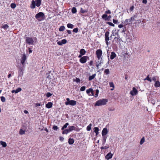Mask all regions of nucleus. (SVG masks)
<instances>
[{
  "mask_svg": "<svg viewBox=\"0 0 160 160\" xmlns=\"http://www.w3.org/2000/svg\"><path fill=\"white\" fill-rule=\"evenodd\" d=\"M109 85L110 87H112V88L110 89L112 91L114 90V85L113 83L112 82H109Z\"/></svg>",
  "mask_w": 160,
  "mask_h": 160,
  "instance_id": "412c9836",
  "label": "nucleus"
},
{
  "mask_svg": "<svg viewBox=\"0 0 160 160\" xmlns=\"http://www.w3.org/2000/svg\"><path fill=\"white\" fill-rule=\"evenodd\" d=\"M103 137L102 138V143L103 144H104L106 142L107 137L105 136H103Z\"/></svg>",
  "mask_w": 160,
  "mask_h": 160,
  "instance_id": "7c9ffc66",
  "label": "nucleus"
},
{
  "mask_svg": "<svg viewBox=\"0 0 160 160\" xmlns=\"http://www.w3.org/2000/svg\"><path fill=\"white\" fill-rule=\"evenodd\" d=\"M77 102L73 100H71L69 102H65V104L66 105H70L71 106H74L76 104Z\"/></svg>",
  "mask_w": 160,
  "mask_h": 160,
  "instance_id": "0eeeda50",
  "label": "nucleus"
},
{
  "mask_svg": "<svg viewBox=\"0 0 160 160\" xmlns=\"http://www.w3.org/2000/svg\"><path fill=\"white\" fill-rule=\"evenodd\" d=\"M107 15L106 14H104L102 16V18L103 19H105V20H107L108 19L107 18Z\"/></svg>",
  "mask_w": 160,
  "mask_h": 160,
  "instance_id": "58836bf2",
  "label": "nucleus"
},
{
  "mask_svg": "<svg viewBox=\"0 0 160 160\" xmlns=\"http://www.w3.org/2000/svg\"><path fill=\"white\" fill-rule=\"evenodd\" d=\"M107 23L110 26H111L112 27H114L115 25L114 24H113L112 22H108Z\"/></svg>",
  "mask_w": 160,
  "mask_h": 160,
  "instance_id": "603ef678",
  "label": "nucleus"
},
{
  "mask_svg": "<svg viewBox=\"0 0 160 160\" xmlns=\"http://www.w3.org/2000/svg\"><path fill=\"white\" fill-rule=\"evenodd\" d=\"M135 16H134L133 17H131L130 18V19L131 20V21L132 22V21H133L134 20V19H135L134 17Z\"/></svg>",
  "mask_w": 160,
  "mask_h": 160,
  "instance_id": "13d9d810",
  "label": "nucleus"
},
{
  "mask_svg": "<svg viewBox=\"0 0 160 160\" xmlns=\"http://www.w3.org/2000/svg\"><path fill=\"white\" fill-rule=\"evenodd\" d=\"M126 30V29H125V28H122V31H121V32L122 33H125V31Z\"/></svg>",
  "mask_w": 160,
  "mask_h": 160,
  "instance_id": "bf43d9fd",
  "label": "nucleus"
},
{
  "mask_svg": "<svg viewBox=\"0 0 160 160\" xmlns=\"http://www.w3.org/2000/svg\"><path fill=\"white\" fill-rule=\"evenodd\" d=\"M65 29V28L64 26H61L59 28V31H63Z\"/></svg>",
  "mask_w": 160,
  "mask_h": 160,
  "instance_id": "e433bc0d",
  "label": "nucleus"
},
{
  "mask_svg": "<svg viewBox=\"0 0 160 160\" xmlns=\"http://www.w3.org/2000/svg\"><path fill=\"white\" fill-rule=\"evenodd\" d=\"M102 63V60H101L100 61H98V62H96L97 64L96 66L98 68L99 66Z\"/></svg>",
  "mask_w": 160,
  "mask_h": 160,
  "instance_id": "5701e85b",
  "label": "nucleus"
},
{
  "mask_svg": "<svg viewBox=\"0 0 160 160\" xmlns=\"http://www.w3.org/2000/svg\"><path fill=\"white\" fill-rule=\"evenodd\" d=\"M94 132L96 133V135H97L98 134L99 129L97 127L94 128Z\"/></svg>",
  "mask_w": 160,
  "mask_h": 160,
  "instance_id": "cd10ccee",
  "label": "nucleus"
},
{
  "mask_svg": "<svg viewBox=\"0 0 160 160\" xmlns=\"http://www.w3.org/2000/svg\"><path fill=\"white\" fill-rule=\"evenodd\" d=\"M68 129H67L69 132L72 131V130H75L76 128L73 126H70L68 127Z\"/></svg>",
  "mask_w": 160,
  "mask_h": 160,
  "instance_id": "a211bd4d",
  "label": "nucleus"
},
{
  "mask_svg": "<svg viewBox=\"0 0 160 160\" xmlns=\"http://www.w3.org/2000/svg\"><path fill=\"white\" fill-rule=\"evenodd\" d=\"M72 12L73 13H76L77 12L76 8L75 7H73L72 9Z\"/></svg>",
  "mask_w": 160,
  "mask_h": 160,
  "instance_id": "c9c22d12",
  "label": "nucleus"
},
{
  "mask_svg": "<svg viewBox=\"0 0 160 160\" xmlns=\"http://www.w3.org/2000/svg\"><path fill=\"white\" fill-rule=\"evenodd\" d=\"M25 134V131L21 129L19 131V134L20 135L24 134Z\"/></svg>",
  "mask_w": 160,
  "mask_h": 160,
  "instance_id": "2f4dec72",
  "label": "nucleus"
},
{
  "mask_svg": "<svg viewBox=\"0 0 160 160\" xmlns=\"http://www.w3.org/2000/svg\"><path fill=\"white\" fill-rule=\"evenodd\" d=\"M80 54L83 55L85 54L86 51L84 49H82L80 51Z\"/></svg>",
  "mask_w": 160,
  "mask_h": 160,
  "instance_id": "4be33fe9",
  "label": "nucleus"
},
{
  "mask_svg": "<svg viewBox=\"0 0 160 160\" xmlns=\"http://www.w3.org/2000/svg\"><path fill=\"white\" fill-rule=\"evenodd\" d=\"M67 26L68 28H72L74 27V25L71 23H68L67 25Z\"/></svg>",
  "mask_w": 160,
  "mask_h": 160,
  "instance_id": "c756f323",
  "label": "nucleus"
},
{
  "mask_svg": "<svg viewBox=\"0 0 160 160\" xmlns=\"http://www.w3.org/2000/svg\"><path fill=\"white\" fill-rule=\"evenodd\" d=\"M52 106V103L51 102H48L47 104L46 105V107L48 108H51Z\"/></svg>",
  "mask_w": 160,
  "mask_h": 160,
  "instance_id": "f3484780",
  "label": "nucleus"
},
{
  "mask_svg": "<svg viewBox=\"0 0 160 160\" xmlns=\"http://www.w3.org/2000/svg\"><path fill=\"white\" fill-rule=\"evenodd\" d=\"M113 155V154H112L111 152H109L106 156L105 158L107 160H108L112 158Z\"/></svg>",
  "mask_w": 160,
  "mask_h": 160,
  "instance_id": "f8f14e48",
  "label": "nucleus"
},
{
  "mask_svg": "<svg viewBox=\"0 0 160 160\" xmlns=\"http://www.w3.org/2000/svg\"><path fill=\"white\" fill-rule=\"evenodd\" d=\"M124 23L126 25L131 24L132 23V22L131 21L130 18L128 19H126L125 21H124Z\"/></svg>",
  "mask_w": 160,
  "mask_h": 160,
  "instance_id": "2eb2a0df",
  "label": "nucleus"
},
{
  "mask_svg": "<svg viewBox=\"0 0 160 160\" xmlns=\"http://www.w3.org/2000/svg\"><path fill=\"white\" fill-rule=\"evenodd\" d=\"M102 52L101 49H98L96 52V54L97 56V57L99 60H102Z\"/></svg>",
  "mask_w": 160,
  "mask_h": 160,
  "instance_id": "39448f33",
  "label": "nucleus"
},
{
  "mask_svg": "<svg viewBox=\"0 0 160 160\" xmlns=\"http://www.w3.org/2000/svg\"><path fill=\"white\" fill-rule=\"evenodd\" d=\"M76 81L77 82H79L80 81V79L79 78H76Z\"/></svg>",
  "mask_w": 160,
  "mask_h": 160,
  "instance_id": "680f3d73",
  "label": "nucleus"
},
{
  "mask_svg": "<svg viewBox=\"0 0 160 160\" xmlns=\"http://www.w3.org/2000/svg\"><path fill=\"white\" fill-rule=\"evenodd\" d=\"M118 27L120 28H123V25L122 24H120L118 26Z\"/></svg>",
  "mask_w": 160,
  "mask_h": 160,
  "instance_id": "338daca9",
  "label": "nucleus"
},
{
  "mask_svg": "<svg viewBox=\"0 0 160 160\" xmlns=\"http://www.w3.org/2000/svg\"><path fill=\"white\" fill-rule=\"evenodd\" d=\"M92 126L91 123H90L87 127V131H90L91 129V127Z\"/></svg>",
  "mask_w": 160,
  "mask_h": 160,
  "instance_id": "f704fd0d",
  "label": "nucleus"
},
{
  "mask_svg": "<svg viewBox=\"0 0 160 160\" xmlns=\"http://www.w3.org/2000/svg\"><path fill=\"white\" fill-rule=\"evenodd\" d=\"M0 144L2 145L3 147H5L7 146V144L6 143L4 142H3L2 141H1L0 142Z\"/></svg>",
  "mask_w": 160,
  "mask_h": 160,
  "instance_id": "c85d7f7f",
  "label": "nucleus"
},
{
  "mask_svg": "<svg viewBox=\"0 0 160 160\" xmlns=\"http://www.w3.org/2000/svg\"><path fill=\"white\" fill-rule=\"evenodd\" d=\"M120 38L119 37H115L114 38V39L115 41L117 42H119L120 41Z\"/></svg>",
  "mask_w": 160,
  "mask_h": 160,
  "instance_id": "ea45409f",
  "label": "nucleus"
},
{
  "mask_svg": "<svg viewBox=\"0 0 160 160\" xmlns=\"http://www.w3.org/2000/svg\"><path fill=\"white\" fill-rule=\"evenodd\" d=\"M158 77H156V76H155V77H153L152 78V80L155 82H157L158 81Z\"/></svg>",
  "mask_w": 160,
  "mask_h": 160,
  "instance_id": "c03bdc74",
  "label": "nucleus"
},
{
  "mask_svg": "<svg viewBox=\"0 0 160 160\" xmlns=\"http://www.w3.org/2000/svg\"><path fill=\"white\" fill-rule=\"evenodd\" d=\"M104 73L105 74L108 75L110 73V71L109 69H107L104 70Z\"/></svg>",
  "mask_w": 160,
  "mask_h": 160,
  "instance_id": "bb28decb",
  "label": "nucleus"
},
{
  "mask_svg": "<svg viewBox=\"0 0 160 160\" xmlns=\"http://www.w3.org/2000/svg\"><path fill=\"white\" fill-rule=\"evenodd\" d=\"M35 17L38 20L41 21L44 19V14L43 12H40L37 14Z\"/></svg>",
  "mask_w": 160,
  "mask_h": 160,
  "instance_id": "20e7f679",
  "label": "nucleus"
},
{
  "mask_svg": "<svg viewBox=\"0 0 160 160\" xmlns=\"http://www.w3.org/2000/svg\"><path fill=\"white\" fill-rule=\"evenodd\" d=\"M96 74H94L92 76H90L88 78L89 80L91 81L92 79H93L95 78V77L96 76Z\"/></svg>",
  "mask_w": 160,
  "mask_h": 160,
  "instance_id": "b1692460",
  "label": "nucleus"
},
{
  "mask_svg": "<svg viewBox=\"0 0 160 160\" xmlns=\"http://www.w3.org/2000/svg\"><path fill=\"white\" fill-rule=\"evenodd\" d=\"M1 101L2 102H4L5 101L6 99L3 96H2L1 97Z\"/></svg>",
  "mask_w": 160,
  "mask_h": 160,
  "instance_id": "de8ad7c7",
  "label": "nucleus"
},
{
  "mask_svg": "<svg viewBox=\"0 0 160 160\" xmlns=\"http://www.w3.org/2000/svg\"><path fill=\"white\" fill-rule=\"evenodd\" d=\"M68 142L70 144H72L74 142V140L72 138H69L68 140Z\"/></svg>",
  "mask_w": 160,
  "mask_h": 160,
  "instance_id": "393cba45",
  "label": "nucleus"
},
{
  "mask_svg": "<svg viewBox=\"0 0 160 160\" xmlns=\"http://www.w3.org/2000/svg\"><path fill=\"white\" fill-rule=\"evenodd\" d=\"M145 142V138L144 137H143L141 139L140 142V144L141 145H142Z\"/></svg>",
  "mask_w": 160,
  "mask_h": 160,
  "instance_id": "4c0bfd02",
  "label": "nucleus"
},
{
  "mask_svg": "<svg viewBox=\"0 0 160 160\" xmlns=\"http://www.w3.org/2000/svg\"><path fill=\"white\" fill-rule=\"evenodd\" d=\"M81 12L82 13L86 12H87V11L86 10H84L82 8H81L80 10Z\"/></svg>",
  "mask_w": 160,
  "mask_h": 160,
  "instance_id": "a19ab883",
  "label": "nucleus"
},
{
  "mask_svg": "<svg viewBox=\"0 0 160 160\" xmlns=\"http://www.w3.org/2000/svg\"><path fill=\"white\" fill-rule=\"evenodd\" d=\"M154 86L156 87H159L160 86V82L158 81L155 82L154 84Z\"/></svg>",
  "mask_w": 160,
  "mask_h": 160,
  "instance_id": "a878e982",
  "label": "nucleus"
},
{
  "mask_svg": "<svg viewBox=\"0 0 160 160\" xmlns=\"http://www.w3.org/2000/svg\"><path fill=\"white\" fill-rule=\"evenodd\" d=\"M112 21H113V22L115 24H117L118 23V20H116L113 19Z\"/></svg>",
  "mask_w": 160,
  "mask_h": 160,
  "instance_id": "052dcab7",
  "label": "nucleus"
},
{
  "mask_svg": "<svg viewBox=\"0 0 160 160\" xmlns=\"http://www.w3.org/2000/svg\"><path fill=\"white\" fill-rule=\"evenodd\" d=\"M59 139L61 141H63L64 138L62 137H60L59 138Z\"/></svg>",
  "mask_w": 160,
  "mask_h": 160,
  "instance_id": "e2e57ef3",
  "label": "nucleus"
},
{
  "mask_svg": "<svg viewBox=\"0 0 160 160\" xmlns=\"http://www.w3.org/2000/svg\"><path fill=\"white\" fill-rule=\"evenodd\" d=\"M115 110V108L113 107L110 108H108V110L110 111H114Z\"/></svg>",
  "mask_w": 160,
  "mask_h": 160,
  "instance_id": "3c124183",
  "label": "nucleus"
},
{
  "mask_svg": "<svg viewBox=\"0 0 160 160\" xmlns=\"http://www.w3.org/2000/svg\"><path fill=\"white\" fill-rule=\"evenodd\" d=\"M67 31L68 34H71L72 32L70 30H67Z\"/></svg>",
  "mask_w": 160,
  "mask_h": 160,
  "instance_id": "774afa93",
  "label": "nucleus"
},
{
  "mask_svg": "<svg viewBox=\"0 0 160 160\" xmlns=\"http://www.w3.org/2000/svg\"><path fill=\"white\" fill-rule=\"evenodd\" d=\"M67 42V40L66 39H63L61 41V43L62 44H65Z\"/></svg>",
  "mask_w": 160,
  "mask_h": 160,
  "instance_id": "864d4df0",
  "label": "nucleus"
},
{
  "mask_svg": "<svg viewBox=\"0 0 160 160\" xmlns=\"http://www.w3.org/2000/svg\"><path fill=\"white\" fill-rule=\"evenodd\" d=\"M88 58V57L87 56L82 57L79 60L80 62L81 63H84L86 62Z\"/></svg>",
  "mask_w": 160,
  "mask_h": 160,
  "instance_id": "1a4fd4ad",
  "label": "nucleus"
},
{
  "mask_svg": "<svg viewBox=\"0 0 160 160\" xmlns=\"http://www.w3.org/2000/svg\"><path fill=\"white\" fill-rule=\"evenodd\" d=\"M42 0H36L35 1H34L33 0L30 5V8L32 9H34L35 8L36 6L37 7H39L41 4Z\"/></svg>",
  "mask_w": 160,
  "mask_h": 160,
  "instance_id": "f257e3e1",
  "label": "nucleus"
},
{
  "mask_svg": "<svg viewBox=\"0 0 160 160\" xmlns=\"http://www.w3.org/2000/svg\"><path fill=\"white\" fill-rule=\"evenodd\" d=\"M69 132L67 129L63 130L62 132L63 134H67Z\"/></svg>",
  "mask_w": 160,
  "mask_h": 160,
  "instance_id": "79ce46f5",
  "label": "nucleus"
},
{
  "mask_svg": "<svg viewBox=\"0 0 160 160\" xmlns=\"http://www.w3.org/2000/svg\"><path fill=\"white\" fill-rule=\"evenodd\" d=\"M108 100L106 99H102L97 101L95 105V106H100L105 105Z\"/></svg>",
  "mask_w": 160,
  "mask_h": 160,
  "instance_id": "f03ea898",
  "label": "nucleus"
},
{
  "mask_svg": "<svg viewBox=\"0 0 160 160\" xmlns=\"http://www.w3.org/2000/svg\"><path fill=\"white\" fill-rule=\"evenodd\" d=\"M105 13L106 14H110L111 13V12H110V11L109 10H108L107 11H106L105 12Z\"/></svg>",
  "mask_w": 160,
  "mask_h": 160,
  "instance_id": "69168bd1",
  "label": "nucleus"
},
{
  "mask_svg": "<svg viewBox=\"0 0 160 160\" xmlns=\"http://www.w3.org/2000/svg\"><path fill=\"white\" fill-rule=\"evenodd\" d=\"M138 93V90L135 88L133 87L132 88V90L130 92V94H131L132 96H135L137 95Z\"/></svg>",
  "mask_w": 160,
  "mask_h": 160,
  "instance_id": "6e6552de",
  "label": "nucleus"
},
{
  "mask_svg": "<svg viewBox=\"0 0 160 160\" xmlns=\"http://www.w3.org/2000/svg\"><path fill=\"white\" fill-rule=\"evenodd\" d=\"M78 28H74L73 29V31L74 32L77 33L78 32Z\"/></svg>",
  "mask_w": 160,
  "mask_h": 160,
  "instance_id": "5fc2aeb1",
  "label": "nucleus"
},
{
  "mask_svg": "<svg viewBox=\"0 0 160 160\" xmlns=\"http://www.w3.org/2000/svg\"><path fill=\"white\" fill-rule=\"evenodd\" d=\"M52 95V94L50 92H48L46 94V96L47 97H50Z\"/></svg>",
  "mask_w": 160,
  "mask_h": 160,
  "instance_id": "6e6d98bb",
  "label": "nucleus"
},
{
  "mask_svg": "<svg viewBox=\"0 0 160 160\" xmlns=\"http://www.w3.org/2000/svg\"><path fill=\"white\" fill-rule=\"evenodd\" d=\"M8 26L7 24H5L3 25L2 28H4L5 30L7 29L8 28Z\"/></svg>",
  "mask_w": 160,
  "mask_h": 160,
  "instance_id": "473e14b6",
  "label": "nucleus"
},
{
  "mask_svg": "<svg viewBox=\"0 0 160 160\" xmlns=\"http://www.w3.org/2000/svg\"><path fill=\"white\" fill-rule=\"evenodd\" d=\"M86 92L88 95L91 96L94 95V93L92 89L90 88L86 90Z\"/></svg>",
  "mask_w": 160,
  "mask_h": 160,
  "instance_id": "9b49d317",
  "label": "nucleus"
},
{
  "mask_svg": "<svg viewBox=\"0 0 160 160\" xmlns=\"http://www.w3.org/2000/svg\"><path fill=\"white\" fill-rule=\"evenodd\" d=\"M69 125V123H68L67 122L63 126V127L61 129L62 130H64V129L67 128V126Z\"/></svg>",
  "mask_w": 160,
  "mask_h": 160,
  "instance_id": "72a5a7b5",
  "label": "nucleus"
},
{
  "mask_svg": "<svg viewBox=\"0 0 160 160\" xmlns=\"http://www.w3.org/2000/svg\"><path fill=\"white\" fill-rule=\"evenodd\" d=\"M22 90V89L21 88H18L16 90H13L12 91V93H17L18 92H20Z\"/></svg>",
  "mask_w": 160,
  "mask_h": 160,
  "instance_id": "dca6fc26",
  "label": "nucleus"
},
{
  "mask_svg": "<svg viewBox=\"0 0 160 160\" xmlns=\"http://www.w3.org/2000/svg\"><path fill=\"white\" fill-rule=\"evenodd\" d=\"M58 128V127L54 125L53 126V129L55 130H57Z\"/></svg>",
  "mask_w": 160,
  "mask_h": 160,
  "instance_id": "4d7b16f0",
  "label": "nucleus"
},
{
  "mask_svg": "<svg viewBox=\"0 0 160 160\" xmlns=\"http://www.w3.org/2000/svg\"><path fill=\"white\" fill-rule=\"evenodd\" d=\"M117 34H118V32H116V30H113L112 31V33L110 36V38H112L113 36H115Z\"/></svg>",
  "mask_w": 160,
  "mask_h": 160,
  "instance_id": "aec40b11",
  "label": "nucleus"
},
{
  "mask_svg": "<svg viewBox=\"0 0 160 160\" xmlns=\"http://www.w3.org/2000/svg\"><path fill=\"white\" fill-rule=\"evenodd\" d=\"M144 80H147L150 82H152V80L149 78V76H148Z\"/></svg>",
  "mask_w": 160,
  "mask_h": 160,
  "instance_id": "49530a36",
  "label": "nucleus"
},
{
  "mask_svg": "<svg viewBox=\"0 0 160 160\" xmlns=\"http://www.w3.org/2000/svg\"><path fill=\"white\" fill-rule=\"evenodd\" d=\"M26 43L29 45H33L34 44V42L33 38L29 37H26Z\"/></svg>",
  "mask_w": 160,
  "mask_h": 160,
  "instance_id": "423d86ee",
  "label": "nucleus"
},
{
  "mask_svg": "<svg viewBox=\"0 0 160 160\" xmlns=\"http://www.w3.org/2000/svg\"><path fill=\"white\" fill-rule=\"evenodd\" d=\"M11 7L12 8H14L16 7V5L15 4L12 3L11 4Z\"/></svg>",
  "mask_w": 160,
  "mask_h": 160,
  "instance_id": "8fccbe9b",
  "label": "nucleus"
},
{
  "mask_svg": "<svg viewBox=\"0 0 160 160\" xmlns=\"http://www.w3.org/2000/svg\"><path fill=\"white\" fill-rule=\"evenodd\" d=\"M85 89L86 88L85 86H82L80 90L81 91H83L85 90Z\"/></svg>",
  "mask_w": 160,
  "mask_h": 160,
  "instance_id": "09e8293b",
  "label": "nucleus"
},
{
  "mask_svg": "<svg viewBox=\"0 0 160 160\" xmlns=\"http://www.w3.org/2000/svg\"><path fill=\"white\" fill-rule=\"evenodd\" d=\"M111 54L110 58L111 59H113L116 57V55L114 52H112Z\"/></svg>",
  "mask_w": 160,
  "mask_h": 160,
  "instance_id": "6ab92c4d",
  "label": "nucleus"
},
{
  "mask_svg": "<svg viewBox=\"0 0 160 160\" xmlns=\"http://www.w3.org/2000/svg\"><path fill=\"white\" fill-rule=\"evenodd\" d=\"M27 59L26 55L25 53H24L23 54L21 60V62L22 65H24V62Z\"/></svg>",
  "mask_w": 160,
  "mask_h": 160,
  "instance_id": "9d476101",
  "label": "nucleus"
},
{
  "mask_svg": "<svg viewBox=\"0 0 160 160\" xmlns=\"http://www.w3.org/2000/svg\"><path fill=\"white\" fill-rule=\"evenodd\" d=\"M99 92V90L98 89H97L96 91V93L95 95L94 96L95 97H97L98 96Z\"/></svg>",
  "mask_w": 160,
  "mask_h": 160,
  "instance_id": "a18cd8bd",
  "label": "nucleus"
},
{
  "mask_svg": "<svg viewBox=\"0 0 160 160\" xmlns=\"http://www.w3.org/2000/svg\"><path fill=\"white\" fill-rule=\"evenodd\" d=\"M25 69V66L22 65L18 67V77H22L23 74V72Z\"/></svg>",
  "mask_w": 160,
  "mask_h": 160,
  "instance_id": "7ed1b4c3",
  "label": "nucleus"
},
{
  "mask_svg": "<svg viewBox=\"0 0 160 160\" xmlns=\"http://www.w3.org/2000/svg\"><path fill=\"white\" fill-rule=\"evenodd\" d=\"M133 9H134V6H131V7H130V11H132L133 10Z\"/></svg>",
  "mask_w": 160,
  "mask_h": 160,
  "instance_id": "0e129e2a",
  "label": "nucleus"
},
{
  "mask_svg": "<svg viewBox=\"0 0 160 160\" xmlns=\"http://www.w3.org/2000/svg\"><path fill=\"white\" fill-rule=\"evenodd\" d=\"M109 148V146L108 145H106L104 147H101V149H107Z\"/></svg>",
  "mask_w": 160,
  "mask_h": 160,
  "instance_id": "37998d69",
  "label": "nucleus"
},
{
  "mask_svg": "<svg viewBox=\"0 0 160 160\" xmlns=\"http://www.w3.org/2000/svg\"><path fill=\"white\" fill-rule=\"evenodd\" d=\"M108 132V131L106 128H104L102 132V136H105Z\"/></svg>",
  "mask_w": 160,
  "mask_h": 160,
  "instance_id": "ddd939ff",
  "label": "nucleus"
},
{
  "mask_svg": "<svg viewBox=\"0 0 160 160\" xmlns=\"http://www.w3.org/2000/svg\"><path fill=\"white\" fill-rule=\"evenodd\" d=\"M109 32H107L105 34V41H108L109 40Z\"/></svg>",
  "mask_w": 160,
  "mask_h": 160,
  "instance_id": "4468645a",
  "label": "nucleus"
}]
</instances>
